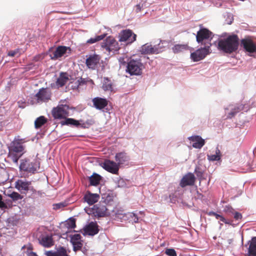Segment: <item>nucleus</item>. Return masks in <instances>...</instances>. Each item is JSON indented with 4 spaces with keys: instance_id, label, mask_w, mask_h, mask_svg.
I'll list each match as a JSON object with an SVG mask.
<instances>
[{
    "instance_id": "f257e3e1",
    "label": "nucleus",
    "mask_w": 256,
    "mask_h": 256,
    "mask_svg": "<svg viewBox=\"0 0 256 256\" xmlns=\"http://www.w3.org/2000/svg\"><path fill=\"white\" fill-rule=\"evenodd\" d=\"M238 46L239 39L238 36L232 34L220 40L218 42V48L226 53L232 54L238 50Z\"/></svg>"
},
{
    "instance_id": "f03ea898",
    "label": "nucleus",
    "mask_w": 256,
    "mask_h": 256,
    "mask_svg": "<svg viewBox=\"0 0 256 256\" xmlns=\"http://www.w3.org/2000/svg\"><path fill=\"white\" fill-rule=\"evenodd\" d=\"M64 103V102H60L56 108H53L52 112L54 118H65L70 115V110L74 109L72 107Z\"/></svg>"
},
{
    "instance_id": "7ed1b4c3",
    "label": "nucleus",
    "mask_w": 256,
    "mask_h": 256,
    "mask_svg": "<svg viewBox=\"0 0 256 256\" xmlns=\"http://www.w3.org/2000/svg\"><path fill=\"white\" fill-rule=\"evenodd\" d=\"M19 168L20 171L34 174L40 168V164L35 160L30 161L27 158L22 159Z\"/></svg>"
},
{
    "instance_id": "20e7f679",
    "label": "nucleus",
    "mask_w": 256,
    "mask_h": 256,
    "mask_svg": "<svg viewBox=\"0 0 256 256\" xmlns=\"http://www.w3.org/2000/svg\"><path fill=\"white\" fill-rule=\"evenodd\" d=\"M142 64L140 60H131L127 64L126 72L131 76H140L142 73Z\"/></svg>"
},
{
    "instance_id": "39448f33",
    "label": "nucleus",
    "mask_w": 256,
    "mask_h": 256,
    "mask_svg": "<svg viewBox=\"0 0 256 256\" xmlns=\"http://www.w3.org/2000/svg\"><path fill=\"white\" fill-rule=\"evenodd\" d=\"M213 37L212 33L206 28H201L197 32L196 36V42L202 44L209 45Z\"/></svg>"
},
{
    "instance_id": "423d86ee",
    "label": "nucleus",
    "mask_w": 256,
    "mask_h": 256,
    "mask_svg": "<svg viewBox=\"0 0 256 256\" xmlns=\"http://www.w3.org/2000/svg\"><path fill=\"white\" fill-rule=\"evenodd\" d=\"M101 46L105 49L109 54L110 52L114 53L118 52L119 49V44L118 42L112 36H109L102 42Z\"/></svg>"
},
{
    "instance_id": "0eeeda50",
    "label": "nucleus",
    "mask_w": 256,
    "mask_h": 256,
    "mask_svg": "<svg viewBox=\"0 0 256 256\" xmlns=\"http://www.w3.org/2000/svg\"><path fill=\"white\" fill-rule=\"evenodd\" d=\"M240 44L244 51L248 53V56H252L256 54V44L250 38L241 40Z\"/></svg>"
},
{
    "instance_id": "6e6552de",
    "label": "nucleus",
    "mask_w": 256,
    "mask_h": 256,
    "mask_svg": "<svg viewBox=\"0 0 256 256\" xmlns=\"http://www.w3.org/2000/svg\"><path fill=\"white\" fill-rule=\"evenodd\" d=\"M212 44L206 45L203 48H199L191 53V59L194 62H198L204 59L206 55L210 52V48Z\"/></svg>"
},
{
    "instance_id": "1a4fd4ad",
    "label": "nucleus",
    "mask_w": 256,
    "mask_h": 256,
    "mask_svg": "<svg viewBox=\"0 0 256 256\" xmlns=\"http://www.w3.org/2000/svg\"><path fill=\"white\" fill-rule=\"evenodd\" d=\"M119 41L130 44L136 40V35L130 30H122L119 34Z\"/></svg>"
},
{
    "instance_id": "9d476101",
    "label": "nucleus",
    "mask_w": 256,
    "mask_h": 256,
    "mask_svg": "<svg viewBox=\"0 0 256 256\" xmlns=\"http://www.w3.org/2000/svg\"><path fill=\"white\" fill-rule=\"evenodd\" d=\"M244 110V105L242 104H230L225 108L226 114H227L228 118H232L234 117L238 112Z\"/></svg>"
},
{
    "instance_id": "9b49d317",
    "label": "nucleus",
    "mask_w": 256,
    "mask_h": 256,
    "mask_svg": "<svg viewBox=\"0 0 256 256\" xmlns=\"http://www.w3.org/2000/svg\"><path fill=\"white\" fill-rule=\"evenodd\" d=\"M101 166L105 170L113 174H118L119 170L118 164L109 160H106L104 162L102 163Z\"/></svg>"
},
{
    "instance_id": "f8f14e48",
    "label": "nucleus",
    "mask_w": 256,
    "mask_h": 256,
    "mask_svg": "<svg viewBox=\"0 0 256 256\" xmlns=\"http://www.w3.org/2000/svg\"><path fill=\"white\" fill-rule=\"evenodd\" d=\"M68 51L70 53V49L69 47L58 46L52 54H50V56L52 60H56L64 56Z\"/></svg>"
},
{
    "instance_id": "ddd939ff",
    "label": "nucleus",
    "mask_w": 256,
    "mask_h": 256,
    "mask_svg": "<svg viewBox=\"0 0 256 256\" xmlns=\"http://www.w3.org/2000/svg\"><path fill=\"white\" fill-rule=\"evenodd\" d=\"M38 102H46L50 100L51 96L50 91L48 88H42L35 95Z\"/></svg>"
},
{
    "instance_id": "4468645a",
    "label": "nucleus",
    "mask_w": 256,
    "mask_h": 256,
    "mask_svg": "<svg viewBox=\"0 0 256 256\" xmlns=\"http://www.w3.org/2000/svg\"><path fill=\"white\" fill-rule=\"evenodd\" d=\"M93 214L98 217L104 216L106 214L107 208L106 203L104 202H100L94 205L92 208Z\"/></svg>"
},
{
    "instance_id": "2eb2a0df",
    "label": "nucleus",
    "mask_w": 256,
    "mask_h": 256,
    "mask_svg": "<svg viewBox=\"0 0 256 256\" xmlns=\"http://www.w3.org/2000/svg\"><path fill=\"white\" fill-rule=\"evenodd\" d=\"M31 182L20 179L15 182V188L21 193L26 194L29 190Z\"/></svg>"
},
{
    "instance_id": "dca6fc26",
    "label": "nucleus",
    "mask_w": 256,
    "mask_h": 256,
    "mask_svg": "<svg viewBox=\"0 0 256 256\" xmlns=\"http://www.w3.org/2000/svg\"><path fill=\"white\" fill-rule=\"evenodd\" d=\"M70 242L73 246V250L74 252H77L82 249L83 246L82 240H81L82 236L80 234H74L70 236Z\"/></svg>"
},
{
    "instance_id": "f3484780",
    "label": "nucleus",
    "mask_w": 256,
    "mask_h": 256,
    "mask_svg": "<svg viewBox=\"0 0 256 256\" xmlns=\"http://www.w3.org/2000/svg\"><path fill=\"white\" fill-rule=\"evenodd\" d=\"M92 102L93 103V106L96 110H102L108 104V101L106 98L96 97L92 98Z\"/></svg>"
},
{
    "instance_id": "a211bd4d",
    "label": "nucleus",
    "mask_w": 256,
    "mask_h": 256,
    "mask_svg": "<svg viewBox=\"0 0 256 256\" xmlns=\"http://www.w3.org/2000/svg\"><path fill=\"white\" fill-rule=\"evenodd\" d=\"M24 147L22 144L18 141L12 142L9 147L10 154H22L24 153Z\"/></svg>"
},
{
    "instance_id": "6ab92c4d",
    "label": "nucleus",
    "mask_w": 256,
    "mask_h": 256,
    "mask_svg": "<svg viewBox=\"0 0 256 256\" xmlns=\"http://www.w3.org/2000/svg\"><path fill=\"white\" fill-rule=\"evenodd\" d=\"M195 180V177L193 174L189 172L186 174L180 180V186L184 188L187 186H192Z\"/></svg>"
},
{
    "instance_id": "aec40b11",
    "label": "nucleus",
    "mask_w": 256,
    "mask_h": 256,
    "mask_svg": "<svg viewBox=\"0 0 256 256\" xmlns=\"http://www.w3.org/2000/svg\"><path fill=\"white\" fill-rule=\"evenodd\" d=\"M100 56L98 54L90 55L86 60V66L92 70L95 69L96 65L99 63Z\"/></svg>"
},
{
    "instance_id": "412c9836",
    "label": "nucleus",
    "mask_w": 256,
    "mask_h": 256,
    "mask_svg": "<svg viewBox=\"0 0 256 256\" xmlns=\"http://www.w3.org/2000/svg\"><path fill=\"white\" fill-rule=\"evenodd\" d=\"M115 160L118 166L125 164L130 160L128 156L124 152L117 153L115 156Z\"/></svg>"
},
{
    "instance_id": "4be33fe9",
    "label": "nucleus",
    "mask_w": 256,
    "mask_h": 256,
    "mask_svg": "<svg viewBox=\"0 0 256 256\" xmlns=\"http://www.w3.org/2000/svg\"><path fill=\"white\" fill-rule=\"evenodd\" d=\"M84 198V201L88 204L92 205L98 200L100 196L97 194H92L90 192H87L85 194Z\"/></svg>"
},
{
    "instance_id": "5701e85b",
    "label": "nucleus",
    "mask_w": 256,
    "mask_h": 256,
    "mask_svg": "<svg viewBox=\"0 0 256 256\" xmlns=\"http://www.w3.org/2000/svg\"><path fill=\"white\" fill-rule=\"evenodd\" d=\"M40 244L46 248H50L54 245L52 236L48 235H42L38 239Z\"/></svg>"
},
{
    "instance_id": "b1692460",
    "label": "nucleus",
    "mask_w": 256,
    "mask_h": 256,
    "mask_svg": "<svg viewBox=\"0 0 256 256\" xmlns=\"http://www.w3.org/2000/svg\"><path fill=\"white\" fill-rule=\"evenodd\" d=\"M157 50L154 46H152L150 43H146L142 45L140 49V52L142 54H156Z\"/></svg>"
},
{
    "instance_id": "393cba45",
    "label": "nucleus",
    "mask_w": 256,
    "mask_h": 256,
    "mask_svg": "<svg viewBox=\"0 0 256 256\" xmlns=\"http://www.w3.org/2000/svg\"><path fill=\"white\" fill-rule=\"evenodd\" d=\"M98 225L96 222H90L84 228L85 233L90 236H94L98 232Z\"/></svg>"
},
{
    "instance_id": "a878e982",
    "label": "nucleus",
    "mask_w": 256,
    "mask_h": 256,
    "mask_svg": "<svg viewBox=\"0 0 256 256\" xmlns=\"http://www.w3.org/2000/svg\"><path fill=\"white\" fill-rule=\"evenodd\" d=\"M154 2V0H140L138 4L135 6L134 10L136 12H138L142 10L148 8Z\"/></svg>"
},
{
    "instance_id": "bb28decb",
    "label": "nucleus",
    "mask_w": 256,
    "mask_h": 256,
    "mask_svg": "<svg viewBox=\"0 0 256 256\" xmlns=\"http://www.w3.org/2000/svg\"><path fill=\"white\" fill-rule=\"evenodd\" d=\"M249 246L246 256H256V236L252 237L248 242Z\"/></svg>"
},
{
    "instance_id": "cd10ccee",
    "label": "nucleus",
    "mask_w": 256,
    "mask_h": 256,
    "mask_svg": "<svg viewBox=\"0 0 256 256\" xmlns=\"http://www.w3.org/2000/svg\"><path fill=\"white\" fill-rule=\"evenodd\" d=\"M69 80V75L66 72H61L57 79L56 84L58 86L62 87L65 85Z\"/></svg>"
},
{
    "instance_id": "c85d7f7f",
    "label": "nucleus",
    "mask_w": 256,
    "mask_h": 256,
    "mask_svg": "<svg viewBox=\"0 0 256 256\" xmlns=\"http://www.w3.org/2000/svg\"><path fill=\"white\" fill-rule=\"evenodd\" d=\"M102 88L104 91L112 92L113 85L112 80L108 78L104 77L103 79Z\"/></svg>"
},
{
    "instance_id": "c756f323",
    "label": "nucleus",
    "mask_w": 256,
    "mask_h": 256,
    "mask_svg": "<svg viewBox=\"0 0 256 256\" xmlns=\"http://www.w3.org/2000/svg\"><path fill=\"white\" fill-rule=\"evenodd\" d=\"M101 179L102 176L96 173H94L89 178L90 184L92 186L98 185Z\"/></svg>"
},
{
    "instance_id": "7c9ffc66",
    "label": "nucleus",
    "mask_w": 256,
    "mask_h": 256,
    "mask_svg": "<svg viewBox=\"0 0 256 256\" xmlns=\"http://www.w3.org/2000/svg\"><path fill=\"white\" fill-rule=\"evenodd\" d=\"M168 42L165 40H160V43L158 44H155L154 46L156 50H157L156 54H160L165 50L166 48L168 46Z\"/></svg>"
},
{
    "instance_id": "2f4dec72",
    "label": "nucleus",
    "mask_w": 256,
    "mask_h": 256,
    "mask_svg": "<svg viewBox=\"0 0 256 256\" xmlns=\"http://www.w3.org/2000/svg\"><path fill=\"white\" fill-rule=\"evenodd\" d=\"M62 125H72L78 126L80 125L78 121L72 118H65V120L61 122Z\"/></svg>"
},
{
    "instance_id": "473e14b6",
    "label": "nucleus",
    "mask_w": 256,
    "mask_h": 256,
    "mask_svg": "<svg viewBox=\"0 0 256 256\" xmlns=\"http://www.w3.org/2000/svg\"><path fill=\"white\" fill-rule=\"evenodd\" d=\"M47 122L46 118L44 116H40L34 122V126L36 128H39L44 124Z\"/></svg>"
},
{
    "instance_id": "72a5a7b5",
    "label": "nucleus",
    "mask_w": 256,
    "mask_h": 256,
    "mask_svg": "<svg viewBox=\"0 0 256 256\" xmlns=\"http://www.w3.org/2000/svg\"><path fill=\"white\" fill-rule=\"evenodd\" d=\"M220 151L217 147L216 150V154H214L208 155V159L210 161H218L220 160Z\"/></svg>"
},
{
    "instance_id": "f704fd0d",
    "label": "nucleus",
    "mask_w": 256,
    "mask_h": 256,
    "mask_svg": "<svg viewBox=\"0 0 256 256\" xmlns=\"http://www.w3.org/2000/svg\"><path fill=\"white\" fill-rule=\"evenodd\" d=\"M106 35H107L106 34H104L100 35V36H95L94 38H92L88 39L86 41V42L88 44H94L97 42H98L100 40H103L105 37H106Z\"/></svg>"
},
{
    "instance_id": "c9c22d12",
    "label": "nucleus",
    "mask_w": 256,
    "mask_h": 256,
    "mask_svg": "<svg viewBox=\"0 0 256 256\" xmlns=\"http://www.w3.org/2000/svg\"><path fill=\"white\" fill-rule=\"evenodd\" d=\"M7 196L10 198L14 202L21 200L23 198V196L19 194L17 192H10L8 193Z\"/></svg>"
},
{
    "instance_id": "e433bc0d",
    "label": "nucleus",
    "mask_w": 256,
    "mask_h": 256,
    "mask_svg": "<svg viewBox=\"0 0 256 256\" xmlns=\"http://www.w3.org/2000/svg\"><path fill=\"white\" fill-rule=\"evenodd\" d=\"M188 46L185 44H176L173 46L172 50L174 52L178 53L186 50Z\"/></svg>"
},
{
    "instance_id": "4c0bfd02",
    "label": "nucleus",
    "mask_w": 256,
    "mask_h": 256,
    "mask_svg": "<svg viewBox=\"0 0 256 256\" xmlns=\"http://www.w3.org/2000/svg\"><path fill=\"white\" fill-rule=\"evenodd\" d=\"M55 256H68L66 253V249L64 247H60L55 252Z\"/></svg>"
},
{
    "instance_id": "58836bf2",
    "label": "nucleus",
    "mask_w": 256,
    "mask_h": 256,
    "mask_svg": "<svg viewBox=\"0 0 256 256\" xmlns=\"http://www.w3.org/2000/svg\"><path fill=\"white\" fill-rule=\"evenodd\" d=\"M128 180H126L122 178H120L116 182L117 186L119 188H125L128 186Z\"/></svg>"
},
{
    "instance_id": "ea45409f",
    "label": "nucleus",
    "mask_w": 256,
    "mask_h": 256,
    "mask_svg": "<svg viewBox=\"0 0 256 256\" xmlns=\"http://www.w3.org/2000/svg\"><path fill=\"white\" fill-rule=\"evenodd\" d=\"M235 210L230 206L226 205L224 208L223 211L229 216H232V214Z\"/></svg>"
},
{
    "instance_id": "a19ab883",
    "label": "nucleus",
    "mask_w": 256,
    "mask_h": 256,
    "mask_svg": "<svg viewBox=\"0 0 256 256\" xmlns=\"http://www.w3.org/2000/svg\"><path fill=\"white\" fill-rule=\"evenodd\" d=\"M22 156V154H10L9 153V156L11 158L12 162L16 164H18V160L19 158L21 157Z\"/></svg>"
},
{
    "instance_id": "79ce46f5",
    "label": "nucleus",
    "mask_w": 256,
    "mask_h": 256,
    "mask_svg": "<svg viewBox=\"0 0 256 256\" xmlns=\"http://www.w3.org/2000/svg\"><path fill=\"white\" fill-rule=\"evenodd\" d=\"M205 144V141L204 139L198 140L197 142L192 144V147L196 148H201Z\"/></svg>"
},
{
    "instance_id": "37998d69",
    "label": "nucleus",
    "mask_w": 256,
    "mask_h": 256,
    "mask_svg": "<svg viewBox=\"0 0 256 256\" xmlns=\"http://www.w3.org/2000/svg\"><path fill=\"white\" fill-rule=\"evenodd\" d=\"M128 218L132 222L136 223L138 222V216L134 212H130L128 214Z\"/></svg>"
},
{
    "instance_id": "c03bdc74",
    "label": "nucleus",
    "mask_w": 256,
    "mask_h": 256,
    "mask_svg": "<svg viewBox=\"0 0 256 256\" xmlns=\"http://www.w3.org/2000/svg\"><path fill=\"white\" fill-rule=\"evenodd\" d=\"M66 206V202H60L57 204H54L52 205L53 209L54 210H58L64 208Z\"/></svg>"
},
{
    "instance_id": "a18cd8bd",
    "label": "nucleus",
    "mask_w": 256,
    "mask_h": 256,
    "mask_svg": "<svg viewBox=\"0 0 256 256\" xmlns=\"http://www.w3.org/2000/svg\"><path fill=\"white\" fill-rule=\"evenodd\" d=\"M67 227L69 228H74L76 226V221L74 218H70L66 224Z\"/></svg>"
},
{
    "instance_id": "49530a36",
    "label": "nucleus",
    "mask_w": 256,
    "mask_h": 256,
    "mask_svg": "<svg viewBox=\"0 0 256 256\" xmlns=\"http://www.w3.org/2000/svg\"><path fill=\"white\" fill-rule=\"evenodd\" d=\"M165 254L168 256H177L176 252L174 248H166Z\"/></svg>"
},
{
    "instance_id": "de8ad7c7",
    "label": "nucleus",
    "mask_w": 256,
    "mask_h": 256,
    "mask_svg": "<svg viewBox=\"0 0 256 256\" xmlns=\"http://www.w3.org/2000/svg\"><path fill=\"white\" fill-rule=\"evenodd\" d=\"M232 216H234V219L236 221H238V222L242 220V214L236 210L234 211V212L232 214Z\"/></svg>"
},
{
    "instance_id": "09e8293b",
    "label": "nucleus",
    "mask_w": 256,
    "mask_h": 256,
    "mask_svg": "<svg viewBox=\"0 0 256 256\" xmlns=\"http://www.w3.org/2000/svg\"><path fill=\"white\" fill-rule=\"evenodd\" d=\"M8 55L12 57L14 56H18L20 55V50L18 48H17L14 50H10L8 52Z\"/></svg>"
},
{
    "instance_id": "8fccbe9b",
    "label": "nucleus",
    "mask_w": 256,
    "mask_h": 256,
    "mask_svg": "<svg viewBox=\"0 0 256 256\" xmlns=\"http://www.w3.org/2000/svg\"><path fill=\"white\" fill-rule=\"evenodd\" d=\"M188 138L189 139V140H190V141H192L194 142H196L198 140H202V137L199 136H190Z\"/></svg>"
},
{
    "instance_id": "3c124183",
    "label": "nucleus",
    "mask_w": 256,
    "mask_h": 256,
    "mask_svg": "<svg viewBox=\"0 0 256 256\" xmlns=\"http://www.w3.org/2000/svg\"><path fill=\"white\" fill-rule=\"evenodd\" d=\"M44 56L42 54H38L34 56L33 60L35 62H38L42 60Z\"/></svg>"
},
{
    "instance_id": "603ef678",
    "label": "nucleus",
    "mask_w": 256,
    "mask_h": 256,
    "mask_svg": "<svg viewBox=\"0 0 256 256\" xmlns=\"http://www.w3.org/2000/svg\"><path fill=\"white\" fill-rule=\"evenodd\" d=\"M6 208V204L2 201V196L0 194V208Z\"/></svg>"
},
{
    "instance_id": "864d4df0",
    "label": "nucleus",
    "mask_w": 256,
    "mask_h": 256,
    "mask_svg": "<svg viewBox=\"0 0 256 256\" xmlns=\"http://www.w3.org/2000/svg\"><path fill=\"white\" fill-rule=\"evenodd\" d=\"M45 254L46 256H55V252H52V250H48L45 252Z\"/></svg>"
},
{
    "instance_id": "5fc2aeb1",
    "label": "nucleus",
    "mask_w": 256,
    "mask_h": 256,
    "mask_svg": "<svg viewBox=\"0 0 256 256\" xmlns=\"http://www.w3.org/2000/svg\"><path fill=\"white\" fill-rule=\"evenodd\" d=\"M85 82L84 80L82 78H80L77 80V82L78 84V86L84 84Z\"/></svg>"
},
{
    "instance_id": "6e6d98bb",
    "label": "nucleus",
    "mask_w": 256,
    "mask_h": 256,
    "mask_svg": "<svg viewBox=\"0 0 256 256\" xmlns=\"http://www.w3.org/2000/svg\"><path fill=\"white\" fill-rule=\"evenodd\" d=\"M216 214V212L212 211L209 212L207 213L208 215L209 216H215Z\"/></svg>"
},
{
    "instance_id": "4d7b16f0",
    "label": "nucleus",
    "mask_w": 256,
    "mask_h": 256,
    "mask_svg": "<svg viewBox=\"0 0 256 256\" xmlns=\"http://www.w3.org/2000/svg\"><path fill=\"white\" fill-rule=\"evenodd\" d=\"M28 256H38L36 252H30L28 254Z\"/></svg>"
},
{
    "instance_id": "13d9d810",
    "label": "nucleus",
    "mask_w": 256,
    "mask_h": 256,
    "mask_svg": "<svg viewBox=\"0 0 256 256\" xmlns=\"http://www.w3.org/2000/svg\"><path fill=\"white\" fill-rule=\"evenodd\" d=\"M232 220H226V222H224V223L226 224H228L232 225L234 226V225L232 224Z\"/></svg>"
},
{
    "instance_id": "bf43d9fd",
    "label": "nucleus",
    "mask_w": 256,
    "mask_h": 256,
    "mask_svg": "<svg viewBox=\"0 0 256 256\" xmlns=\"http://www.w3.org/2000/svg\"><path fill=\"white\" fill-rule=\"evenodd\" d=\"M219 220L223 222H226V219L222 216Z\"/></svg>"
},
{
    "instance_id": "052dcab7",
    "label": "nucleus",
    "mask_w": 256,
    "mask_h": 256,
    "mask_svg": "<svg viewBox=\"0 0 256 256\" xmlns=\"http://www.w3.org/2000/svg\"><path fill=\"white\" fill-rule=\"evenodd\" d=\"M214 216L216 217V218L217 220H219L220 218V217L222 216V215H220V214L216 213Z\"/></svg>"
},
{
    "instance_id": "680f3d73",
    "label": "nucleus",
    "mask_w": 256,
    "mask_h": 256,
    "mask_svg": "<svg viewBox=\"0 0 256 256\" xmlns=\"http://www.w3.org/2000/svg\"><path fill=\"white\" fill-rule=\"evenodd\" d=\"M170 199L171 202H173L172 198H174V194H170Z\"/></svg>"
},
{
    "instance_id": "e2e57ef3",
    "label": "nucleus",
    "mask_w": 256,
    "mask_h": 256,
    "mask_svg": "<svg viewBox=\"0 0 256 256\" xmlns=\"http://www.w3.org/2000/svg\"><path fill=\"white\" fill-rule=\"evenodd\" d=\"M232 20L230 19L229 21L227 20V24H230L232 23Z\"/></svg>"
},
{
    "instance_id": "0e129e2a",
    "label": "nucleus",
    "mask_w": 256,
    "mask_h": 256,
    "mask_svg": "<svg viewBox=\"0 0 256 256\" xmlns=\"http://www.w3.org/2000/svg\"><path fill=\"white\" fill-rule=\"evenodd\" d=\"M227 16H228V18L231 17V14H227Z\"/></svg>"
},
{
    "instance_id": "69168bd1",
    "label": "nucleus",
    "mask_w": 256,
    "mask_h": 256,
    "mask_svg": "<svg viewBox=\"0 0 256 256\" xmlns=\"http://www.w3.org/2000/svg\"><path fill=\"white\" fill-rule=\"evenodd\" d=\"M232 241V240H231V239L229 240H228L229 244H230Z\"/></svg>"
},
{
    "instance_id": "338daca9",
    "label": "nucleus",
    "mask_w": 256,
    "mask_h": 256,
    "mask_svg": "<svg viewBox=\"0 0 256 256\" xmlns=\"http://www.w3.org/2000/svg\"><path fill=\"white\" fill-rule=\"evenodd\" d=\"M20 107L24 108V106H20Z\"/></svg>"
}]
</instances>
